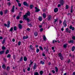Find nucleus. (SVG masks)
I'll return each instance as SVG.
<instances>
[{"instance_id": "1", "label": "nucleus", "mask_w": 75, "mask_h": 75, "mask_svg": "<svg viewBox=\"0 0 75 75\" xmlns=\"http://www.w3.org/2000/svg\"><path fill=\"white\" fill-rule=\"evenodd\" d=\"M30 16V13L29 11H28L27 13H25V15H23V19H25V20H26L28 21L29 22L30 21V19L28 18H27V16Z\"/></svg>"}, {"instance_id": "2", "label": "nucleus", "mask_w": 75, "mask_h": 75, "mask_svg": "<svg viewBox=\"0 0 75 75\" xmlns=\"http://www.w3.org/2000/svg\"><path fill=\"white\" fill-rule=\"evenodd\" d=\"M10 22L8 21L7 24H4V25L5 27H7L8 28H9V27H10Z\"/></svg>"}, {"instance_id": "3", "label": "nucleus", "mask_w": 75, "mask_h": 75, "mask_svg": "<svg viewBox=\"0 0 75 75\" xmlns=\"http://www.w3.org/2000/svg\"><path fill=\"white\" fill-rule=\"evenodd\" d=\"M58 55L61 60H63V59H64V58L63 57V56L62 55V54L61 53H59Z\"/></svg>"}, {"instance_id": "4", "label": "nucleus", "mask_w": 75, "mask_h": 75, "mask_svg": "<svg viewBox=\"0 0 75 75\" xmlns=\"http://www.w3.org/2000/svg\"><path fill=\"white\" fill-rule=\"evenodd\" d=\"M35 12H36V13H37V12H38V11H40V9L38 8L37 7H35Z\"/></svg>"}, {"instance_id": "5", "label": "nucleus", "mask_w": 75, "mask_h": 75, "mask_svg": "<svg viewBox=\"0 0 75 75\" xmlns=\"http://www.w3.org/2000/svg\"><path fill=\"white\" fill-rule=\"evenodd\" d=\"M23 4L24 6H27V7H28L29 6V4L27 3L26 2H24L23 3Z\"/></svg>"}, {"instance_id": "6", "label": "nucleus", "mask_w": 75, "mask_h": 75, "mask_svg": "<svg viewBox=\"0 0 75 75\" xmlns=\"http://www.w3.org/2000/svg\"><path fill=\"white\" fill-rule=\"evenodd\" d=\"M63 25H64V27H67V22L66 21H64L63 22Z\"/></svg>"}, {"instance_id": "7", "label": "nucleus", "mask_w": 75, "mask_h": 75, "mask_svg": "<svg viewBox=\"0 0 75 75\" xmlns=\"http://www.w3.org/2000/svg\"><path fill=\"white\" fill-rule=\"evenodd\" d=\"M33 69H35L37 68V64L35 63L34 64V66L33 67Z\"/></svg>"}, {"instance_id": "8", "label": "nucleus", "mask_w": 75, "mask_h": 75, "mask_svg": "<svg viewBox=\"0 0 75 75\" xmlns=\"http://www.w3.org/2000/svg\"><path fill=\"white\" fill-rule=\"evenodd\" d=\"M15 8V7H14V6H13L12 7V8L11 10V11L12 12V13H14V8Z\"/></svg>"}, {"instance_id": "9", "label": "nucleus", "mask_w": 75, "mask_h": 75, "mask_svg": "<svg viewBox=\"0 0 75 75\" xmlns=\"http://www.w3.org/2000/svg\"><path fill=\"white\" fill-rule=\"evenodd\" d=\"M60 2L61 5H63L64 4V1H63V0H60Z\"/></svg>"}, {"instance_id": "10", "label": "nucleus", "mask_w": 75, "mask_h": 75, "mask_svg": "<svg viewBox=\"0 0 75 75\" xmlns=\"http://www.w3.org/2000/svg\"><path fill=\"white\" fill-rule=\"evenodd\" d=\"M38 33L37 32H35L34 33V35L35 37H37L38 35Z\"/></svg>"}, {"instance_id": "11", "label": "nucleus", "mask_w": 75, "mask_h": 75, "mask_svg": "<svg viewBox=\"0 0 75 75\" xmlns=\"http://www.w3.org/2000/svg\"><path fill=\"white\" fill-rule=\"evenodd\" d=\"M58 9L57 8H55V9L54 10V11L55 12V13H57L58 11Z\"/></svg>"}, {"instance_id": "12", "label": "nucleus", "mask_w": 75, "mask_h": 75, "mask_svg": "<svg viewBox=\"0 0 75 75\" xmlns=\"http://www.w3.org/2000/svg\"><path fill=\"white\" fill-rule=\"evenodd\" d=\"M28 38V36H24L23 37V40H25V39H27V38Z\"/></svg>"}, {"instance_id": "13", "label": "nucleus", "mask_w": 75, "mask_h": 75, "mask_svg": "<svg viewBox=\"0 0 75 75\" xmlns=\"http://www.w3.org/2000/svg\"><path fill=\"white\" fill-rule=\"evenodd\" d=\"M38 20H39V21H41L42 20V17L41 16H40L39 17Z\"/></svg>"}, {"instance_id": "14", "label": "nucleus", "mask_w": 75, "mask_h": 75, "mask_svg": "<svg viewBox=\"0 0 75 75\" xmlns=\"http://www.w3.org/2000/svg\"><path fill=\"white\" fill-rule=\"evenodd\" d=\"M18 26L20 29H21L22 28V25H21V24H19Z\"/></svg>"}, {"instance_id": "15", "label": "nucleus", "mask_w": 75, "mask_h": 75, "mask_svg": "<svg viewBox=\"0 0 75 75\" xmlns=\"http://www.w3.org/2000/svg\"><path fill=\"white\" fill-rule=\"evenodd\" d=\"M21 16V13H20L18 16L17 17V19H19L20 18V17Z\"/></svg>"}, {"instance_id": "16", "label": "nucleus", "mask_w": 75, "mask_h": 75, "mask_svg": "<svg viewBox=\"0 0 75 75\" xmlns=\"http://www.w3.org/2000/svg\"><path fill=\"white\" fill-rule=\"evenodd\" d=\"M42 16L44 18H46V14L45 13H43L42 14Z\"/></svg>"}, {"instance_id": "17", "label": "nucleus", "mask_w": 75, "mask_h": 75, "mask_svg": "<svg viewBox=\"0 0 75 75\" xmlns=\"http://www.w3.org/2000/svg\"><path fill=\"white\" fill-rule=\"evenodd\" d=\"M51 18V15H49L48 16V20H50Z\"/></svg>"}, {"instance_id": "18", "label": "nucleus", "mask_w": 75, "mask_h": 75, "mask_svg": "<svg viewBox=\"0 0 75 75\" xmlns=\"http://www.w3.org/2000/svg\"><path fill=\"white\" fill-rule=\"evenodd\" d=\"M75 47L74 46L71 49L72 51H74V50H75Z\"/></svg>"}, {"instance_id": "19", "label": "nucleus", "mask_w": 75, "mask_h": 75, "mask_svg": "<svg viewBox=\"0 0 75 75\" xmlns=\"http://www.w3.org/2000/svg\"><path fill=\"white\" fill-rule=\"evenodd\" d=\"M67 44H65L63 45V47L64 48H66L67 47Z\"/></svg>"}, {"instance_id": "20", "label": "nucleus", "mask_w": 75, "mask_h": 75, "mask_svg": "<svg viewBox=\"0 0 75 75\" xmlns=\"http://www.w3.org/2000/svg\"><path fill=\"white\" fill-rule=\"evenodd\" d=\"M69 43H73L74 42V40H71L68 41Z\"/></svg>"}, {"instance_id": "21", "label": "nucleus", "mask_w": 75, "mask_h": 75, "mask_svg": "<svg viewBox=\"0 0 75 75\" xmlns=\"http://www.w3.org/2000/svg\"><path fill=\"white\" fill-rule=\"evenodd\" d=\"M43 40L44 41H46L47 40V38H46V37L45 35H43Z\"/></svg>"}, {"instance_id": "22", "label": "nucleus", "mask_w": 75, "mask_h": 75, "mask_svg": "<svg viewBox=\"0 0 75 75\" xmlns=\"http://www.w3.org/2000/svg\"><path fill=\"white\" fill-rule=\"evenodd\" d=\"M23 59L25 61H26L27 60V57H24Z\"/></svg>"}, {"instance_id": "23", "label": "nucleus", "mask_w": 75, "mask_h": 75, "mask_svg": "<svg viewBox=\"0 0 75 75\" xmlns=\"http://www.w3.org/2000/svg\"><path fill=\"white\" fill-rule=\"evenodd\" d=\"M2 68L3 69H5V68H6V66H5V65L3 64V65H2Z\"/></svg>"}, {"instance_id": "24", "label": "nucleus", "mask_w": 75, "mask_h": 75, "mask_svg": "<svg viewBox=\"0 0 75 75\" xmlns=\"http://www.w3.org/2000/svg\"><path fill=\"white\" fill-rule=\"evenodd\" d=\"M13 30L14 31H16L17 30V27L14 26L13 28Z\"/></svg>"}, {"instance_id": "25", "label": "nucleus", "mask_w": 75, "mask_h": 75, "mask_svg": "<svg viewBox=\"0 0 75 75\" xmlns=\"http://www.w3.org/2000/svg\"><path fill=\"white\" fill-rule=\"evenodd\" d=\"M40 62L41 64H42V65H44V64H45V63H44L42 61H40Z\"/></svg>"}, {"instance_id": "26", "label": "nucleus", "mask_w": 75, "mask_h": 75, "mask_svg": "<svg viewBox=\"0 0 75 75\" xmlns=\"http://www.w3.org/2000/svg\"><path fill=\"white\" fill-rule=\"evenodd\" d=\"M39 74L38 72H35L34 74V75H39Z\"/></svg>"}, {"instance_id": "27", "label": "nucleus", "mask_w": 75, "mask_h": 75, "mask_svg": "<svg viewBox=\"0 0 75 75\" xmlns=\"http://www.w3.org/2000/svg\"><path fill=\"white\" fill-rule=\"evenodd\" d=\"M4 52V51H1L0 52V54H3Z\"/></svg>"}, {"instance_id": "28", "label": "nucleus", "mask_w": 75, "mask_h": 75, "mask_svg": "<svg viewBox=\"0 0 75 75\" xmlns=\"http://www.w3.org/2000/svg\"><path fill=\"white\" fill-rule=\"evenodd\" d=\"M55 69H56V71L57 72H58V68H57V67H55Z\"/></svg>"}, {"instance_id": "29", "label": "nucleus", "mask_w": 75, "mask_h": 75, "mask_svg": "<svg viewBox=\"0 0 75 75\" xmlns=\"http://www.w3.org/2000/svg\"><path fill=\"white\" fill-rule=\"evenodd\" d=\"M39 48L40 50H42V51H43V48L41 46H40L39 47Z\"/></svg>"}, {"instance_id": "30", "label": "nucleus", "mask_w": 75, "mask_h": 75, "mask_svg": "<svg viewBox=\"0 0 75 75\" xmlns=\"http://www.w3.org/2000/svg\"><path fill=\"white\" fill-rule=\"evenodd\" d=\"M33 5H30V8L32 9V8H33Z\"/></svg>"}, {"instance_id": "31", "label": "nucleus", "mask_w": 75, "mask_h": 75, "mask_svg": "<svg viewBox=\"0 0 75 75\" xmlns=\"http://www.w3.org/2000/svg\"><path fill=\"white\" fill-rule=\"evenodd\" d=\"M13 27H12L10 29V31L12 32V31H13Z\"/></svg>"}, {"instance_id": "32", "label": "nucleus", "mask_w": 75, "mask_h": 75, "mask_svg": "<svg viewBox=\"0 0 75 75\" xmlns=\"http://www.w3.org/2000/svg\"><path fill=\"white\" fill-rule=\"evenodd\" d=\"M39 51H40V50L38 49H37L36 50V52L37 53L39 52Z\"/></svg>"}, {"instance_id": "33", "label": "nucleus", "mask_w": 75, "mask_h": 75, "mask_svg": "<svg viewBox=\"0 0 75 75\" xmlns=\"http://www.w3.org/2000/svg\"><path fill=\"white\" fill-rule=\"evenodd\" d=\"M23 57H21V58L20 59V61H23Z\"/></svg>"}, {"instance_id": "34", "label": "nucleus", "mask_w": 75, "mask_h": 75, "mask_svg": "<svg viewBox=\"0 0 75 75\" xmlns=\"http://www.w3.org/2000/svg\"><path fill=\"white\" fill-rule=\"evenodd\" d=\"M8 52H9V50H7L6 51V54H7Z\"/></svg>"}, {"instance_id": "35", "label": "nucleus", "mask_w": 75, "mask_h": 75, "mask_svg": "<svg viewBox=\"0 0 75 75\" xmlns=\"http://www.w3.org/2000/svg\"><path fill=\"white\" fill-rule=\"evenodd\" d=\"M40 75H42V74H43V71H40Z\"/></svg>"}, {"instance_id": "36", "label": "nucleus", "mask_w": 75, "mask_h": 75, "mask_svg": "<svg viewBox=\"0 0 75 75\" xmlns=\"http://www.w3.org/2000/svg\"><path fill=\"white\" fill-rule=\"evenodd\" d=\"M2 49L3 50H4L6 49V47H5L4 46H3L2 47Z\"/></svg>"}, {"instance_id": "37", "label": "nucleus", "mask_w": 75, "mask_h": 75, "mask_svg": "<svg viewBox=\"0 0 75 75\" xmlns=\"http://www.w3.org/2000/svg\"><path fill=\"white\" fill-rule=\"evenodd\" d=\"M69 8V6H68V5H66V9H68Z\"/></svg>"}, {"instance_id": "38", "label": "nucleus", "mask_w": 75, "mask_h": 75, "mask_svg": "<svg viewBox=\"0 0 75 75\" xmlns=\"http://www.w3.org/2000/svg\"><path fill=\"white\" fill-rule=\"evenodd\" d=\"M3 12H2V11H1L0 12V15H1V16H2V15H3Z\"/></svg>"}, {"instance_id": "39", "label": "nucleus", "mask_w": 75, "mask_h": 75, "mask_svg": "<svg viewBox=\"0 0 75 75\" xmlns=\"http://www.w3.org/2000/svg\"><path fill=\"white\" fill-rule=\"evenodd\" d=\"M5 39H4L3 41L2 42V43L3 44H4V43H5Z\"/></svg>"}, {"instance_id": "40", "label": "nucleus", "mask_w": 75, "mask_h": 75, "mask_svg": "<svg viewBox=\"0 0 75 75\" xmlns=\"http://www.w3.org/2000/svg\"><path fill=\"white\" fill-rule=\"evenodd\" d=\"M28 25L30 27H32V26H33V25H31V24L30 23V24H28Z\"/></svg>"}, {"instance_id": "41", "label": "nucleus", "mask_w": 75, "mask_h": 75, "mask_svg": "<svg viewBox=\"0 0 75 75\" xmlns=\"http://www.w3.org/2000/svg\"><path fill=\"white\" fill-rule=\"evenodd\" d=\"M10 69V67L8 66L7 67V70L8 71V70H9Z\"/></svg>"}, {"instance_id": "42", "label": "nucleus", "mask_w": 75, "mask_h": 75, "mask_svg": "<svg viewBox=\"0 0 75 75\" xmlns=\"http://www.w3.org/2000/svg\"><path fill=\"white\" fill-rule=\"evenodd\" d=\"M11 56V55H10V54H8V56H7V57H8V58H10V57Z\"/></svg>"}, {"instance_id": "43", "label": "nucleus", "mask_w": 75, "mask_h": 75, "mask_svg": "<svg viewBox=\"0 0 75 75\" xmlns=\"http://www.w3.org/2000/svg\"><path fill=\"white\" fill-rule=\"evenodd\" d=\"M57 20H58V19H54V23H56V22L57 21Z\"/></svg>"}, {"instance_id": "44", "label": "nucleus", "mask_w": 75, "mask_h": 75, "mask_svg": "<svg viewBox=\"0 0 75 75\" xmlns=\"http://www.w3.org/2000/svg\"><path fill=\"white\" fill-rule=\"evenodd\" d=\"M21 44V42L19 41L18 42V45H20Z\"/></svg>"}, {"instance_id": "45", "label": "nucleus", "mask_w": 75, "mask_h": 75, "mask_svg": "<svg viewBox=\"0 0 75 75\" xmlns=\"http://www.w3.org/2000/svg\"><path fill=\"white\" fill-rule=\"evenodd\" d=\"M30 49H31V50H33V47L32 46V45H30Z\"/></svg>"}, {"instance_id": "46", "label": "nucleus", "mask_w": 75, "mask_h": 75, "mask_svg": "<svg viewBox=\"0 0 75 75\" xmlns=\"http://www.w3.org/2000/svg\"><path fill=\"white\" fill-rule=\"evenodd\" d=\"M52 72L53 74H55V71L54 70H52Z\"/></svg>"}, {"instance_id": "47", "label": "nucleus", "mask_w": 75, "mask_h": 75, "mask_svg": "<svg viewBox=\"0 0 75 75\" xmlns=\"http://www.w3.org/2000/svg\"><path fill=\"white\" fill-rule=\"evenodd\" d=\"M72 25H70L69 26L70 29H72Z\"/></svg>"}, {"instance_id": "48", "label": "nucleus", "mask_w": 75, "mask_h": 75, "mask_svg": "<svg viewBox=\"0 0 75 75\" xmlns=\"http://www.w3.org/2000/svg\"><path fill=\"white\" fill-rule=\"evenodd\" d=\"M18 6H19V7H21V4L19 3H18Z\"/></svg>"}, {"instance_id": "49", "label": "nucleus", "mask_w": 75, "mask_h": 75, "mask_svg": "<svg viewBox=\"0 0 75 75\" xmlns=\"http://www.w3.org/2000/svg\"><path fill=\"white\" fill-rule=\"evenodd\" d=\"M42 31H43V29L42 28H41L40 29V32H42Z\"/></svg>"}, {"instance_id": "50", "label": "nucleus", "mask_w": 75, "mask_h": 75, "mask_svg": "<svg viewBox=\"0 0 75 75\" xmlns=\"http://www.w3.org/2000/svg\"><path fill=\"white\" fill-rule=\"evenodd\" d=\"M27 70L28 71H30V68L28 67L27 69Z\"/></svg>"}, {"instance_id": "51", "label": "nucleus", "mask_w": 75, "mask_h": 75, "mask_svg": "<svg viewBox=\"0 0 75 75\" xmlns=\"http://www.w3.org/2000/svg\"><path fill=\"white\" fill-rule=\"evenodd\" d=\"M7 13V10H6L4 11V13L5 14H6V13Z\"/></svg>"}, {"instance_id": "52", "label": "nucleus", "mask_w": 75, "mask_h": 75, "mask_svg": "<svg viewBox=\"0 0 75 75\" xmlns=\"http://www.w3.org/2000/svg\"><path fill=\"white\" fill-rule=\"evenodd\" d=\"M71 29L72 31H74V30H75V28H74V27H73L71 28Z\"/></svg>"}, {"instance_id": "53", "label": "nucleus", "mask_w": 75, "mask_h": 75, "mask_svg": "<svg viewBox=\"0 0 75 75\" xmlns=\"http://www.w3.org/2000/svg\"><path fill=\"white\" fill-rule=\"evenodd\" d=\"M68 30V28H67L66 29V32H67L68 31V30Z\"/></svg>"}, {"instance_id": "54", "label": "nucleus", "mask_w": 75, "mask_h": 75, "mask_svg": "<svg viewBox=\"0 0 75 75\" xmlns=\"http://www.w3.org/2000/svg\"><path fill=\"white\" fill-rule=\"evenodd\" d=\"M55 42H57V40H53V43H55Z\"/></svg>"}, {"instance_id": "55", "label": "nucleus", "mask_w": 75, "mask_h": 75, "mask_svg": "<svg viewBox=\"0 0 75 75\" xmlns=\"http://www.w3.org/2000/svg\"><path fill=\"white\" fill-rule=\"evenodd\" d=\"M72 39H73V40H75V37L73 36L72 37Z\"/></svg>"}, {"instance_id": "56", "label": "nucleus", "mask_w": 75, "mask_h": 75, "mask_svg": "<svg viewBox=\"0 0 75 75\" xmlns=\"http://www.w3.org/2000/svg\"><path fill=\"white\" fill-rule=\"evenodd\" d=\"M19 23H21V24H22V23H23V21H19Z\"/></svg>"}, {"instance_id": "57", "label": "nucleus", "mask_w": 75, "mask_h": 75, "mask_svg": "<svg viewBox=\"0 0 75 75\" xmlns=\"http://www.w3.org/2000/svg\"><path fill=\"white\" fill-rule=\"evenodd\" d=\"M27 30L28 31H30V28H27Z\"/></svg>"}, {"instance_id": "58", "label": "nucleus", "mask_w": 75, "mask_h": 75, "mask_svg": "<svg viewBox=\"0 0 75 75\" xmlns=\"http://www.w3.org/2000/svg\"><path fill=\"white\" fill-rule=\"evenodd\" d=\"M71 13H73V9H71L70 10Z\"/></svg>"}, {"instance_id": "59", "label": "nucleus", "mask_w": 75, "mask_h": 75, "mask_svg": "<svg viewBox=\"0 0 75 75\" xmlns=\"http://www.w3.org/2000/svg\"><path fill=\"white\" fill-rule=\"evenodd\" d=\"M57 6H58V7H61V5L60 4H59Z\"/></svg>"}, {"instance_id": "60", "label": "nucleus", "mask_w": 75, "mask_h": 75, "mask_svg": "<svg viewBox=\"0 0 75 75\" xmlns=\"http://www.w3.org/2000/svg\"><path fill=\"white\" fill-rule=\"evenodd\" d=\"M42 56H43L44 57H45V54H44V53H43V54H42Z\"/></svg>"}, {"instance_id": "61", "label": "nucleus", "mask_w": 75, "mask_h": 75, "mask_svg": "<svg viewBox=\"0 0 75 75\" xmlns=\"http://www.w3.org/2000/svg\"><path fill=\"white\" fill-rule=\"evenodd\" d=\"M70 62V59H69L68 61L67 62L69 64V62Z\"/></svg>"}, {"instance_id": "62", "label": "nucleus", "mask_w": 75, "mask_h": 75, "mask_svg": "<svg viewBox=\"0 0 75 75\" xmlns=\"http://www.w3.org/2000/svg\"><path fill=\"white\" fill-rule=\"evenodd\" d=\"M39 28H41L42 27V25H39Z\"/></svg>"}, {"instance_id": "63", "label": "nucleus", "mask_w": 75, "mask_h": 75, "mask_svg": "<svg viewBox=\"0 0 75 75\" xmlns=\"http://www.w3.org/2000/svg\"><path fill=\"white\" fill-rule=\"evenodd\" d=\"M61 30H62V31H64V28H62L61 29Z\"/></svg>"}, {"instance_id": "64", "label": "nucleus", "mask_w": 75, "mask_h": 75, "mask_svg": "<svg viewBox=\"0 0 75 75\" xmlns=\"http://www.w3.org/2000/svg\"><path fill=\"white\" fill-rule=\"evenodd\" d=\"M72 75H75V72H74L73 73Z\"/></svg>"}]
</instances>
